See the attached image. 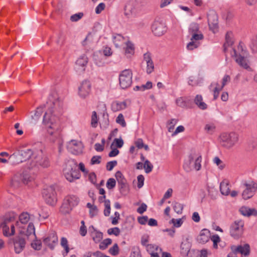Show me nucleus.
<instances>
[{"label":"nucleus","instance_id":"1","mask_svg":"<svg viewBox=\"0 0 257 257\" xmlns=\"http://www.w3.org/2000/svg\"><path fill=\"white\" fill-rule=\"evenodd\" d=\"M47 105L50 108L45 112L43 123L49 128L51 143L62 145L63 142L60 134L59 117L63 113V98L56 90H52L49 96Z\"/></svg>","mask_w":257,"mask_h":257},{"label":"nucleus","instance_id":"2","mask_svg":"<svg viewBox=\"0 0 257 257\" xmlns=\"http://www.w3.org/2000/svg\"><path fill=\"white\" fill-rule=\"evenodd\" d=\"M233 44V34L230 31L227 32L225 35V42L223 45L224 51L226 52L228 50H231L230 54L236 62L245 69H249L247 52L243 49L242 44L239 43L236 47L232 48Z\"/></svg>","mask_w":257,"mask_h":257},{"label":"nucleus","instance_id":"3","mask_svg":"<svg viewBox=\"0 0 257 257\" xmlns=\"http://www.w3.org/2000/svg\"><path fill=\"white\" fill-rule=\"evenodd\" d=\"M202 155L198 150L193 149L188 153L185 160L183 168L187 172L195 170L199 171L201 168Z\"/></svg>","mask_w":257,"mask_h":257},{"label":"nucleus","instance_id":"4","mask_svg":"<svg viewBox=\"0 0 257 257\" xmlns=\"http://www.w3.org/2000/svg\"><path fill=\"white\" fill-rule=\"evenodd\" d=\"M64 175L66 179L72 182L78 179L80 176V173L77 169V164L73 160H68L63 169Z\"/></svg>","mask_w":257,"mask_h":257},{"label":"nucleus","instance_id":"5","mask_svg":"<svg viewBox=\"0 0 257 257\" xmlns=\"http://www.w3.org/2000/svg\"><path fill=\"white\" fill-rule=\"evenodd\" d=\"M29 170H25L22 174L17 173L12 179L11 186L14 188L19 187L22 183L27 184L34 179Z\"/></svg>","mask_w":257,"mask_h":257},{"label":"nucleus","instance_id":"6","mask_svg":"<svg viewBox=\"0 0 257 257\" xmlns=\"http://www.w3.org/2000/svg\"><path fill=\"white\" fill-rule=\"evenodd\" d=\"M33 155L31 149L18 151L12 155L9 159L13 165H17L29 160Z\"/></svg>","mask_w":257,"mask_h":257},{"label":"nucleus","instance_id":"7","mask_svg":"<svg viewBox=\"0 0 257 257\" xmlns=\"http://www.w3.org/2000/svg\"><path fill=\"white\" fill-rule=\"evenodd\" d=\"M78 202L79 199L76 196L74 195L68 196L63 201L60 211L63 214H68L70 213L74 206L78 204Z\"/></svg>","mask_w":257,"mask_h":257},{"label":"nucleus","instance_id":"8","mask_svg":"<svg viewBox=\"0 0 257 257\" xmlns=\"http://www.w3.org/2000/svg\"><path fill=\"white\" fill-rule=\"evenodd\" d=\"M49 165V162L46 157H38L35 160L30 164V166L28 168V170L30 171L32 174H35L39 170V167L41 166L42 168H46Z\"/></svg>","mask_w":257,"mask_h":257},{"label":"nucleus","instance_id":"9","mask_svg":"<svg viewBox=\"0 0 257 257\" xmlns=\"http://www.w3.org/2000/svg\"><path fill=\"white\" fill-rule=\"evenodd\" d=\"M133 73L131 69H125L122 71L119 75V81L120 87L122 89L129 87L132 83Z\"/></svg>","mask_w":257,"mask_h":257},{"label":"nucleus","instance_id":"10","mask_svg":"<svg viewBox=\"0 0 257 257\" xmlns=\"http://www.w3.org/2000/svg\"><path fill=\"white\" fill-rule=\"evenodd\" d=\"M55 194L56 192L53 186L44 188L42 192V195L46 202L52 206L55 205L57 202Z\"/></svg>","mask_w":257,"mask_h":257},{"label":"nucleus","instance_id":"11","mask_svg":"<svg viewBox=\"0 0 257 257\" xmlns=\"http://www.w3.org/2000/svg\"><path fill=\"white\" fill-rule=\"evenodd\" d=\"M244 189L242 193V196L245 200H247L253 196L257 190V184L253 181L245 182L243 183Z\"/></svg>","mask_w":257,"mask_h":257},{"label":"nucleus","instance_id":"12","mask_svg":"<svg viewBox=\"0 0 257 257\" xmlns=\"http://www.w3.org/2000/svg\"><path fill=\"white\" fill-rule=\"evenodd\" d=\"M244 222L241 220L235 221L230 227V234L234 238H238L242 234Z\"/></svg>","mask_w":257,"mask_h":257},{"label":"nucleus","instance_id":"13","mask_svg":"<svg viewBox=\"0 0 257 257\" xmlns=\"http://www.w3.org/2000/svg\"><path fill=\"white\" fill-rule=\"evenodd\" d=\"M22 232L20 231L19 235L14 239L15 251L16 253H20L25 248L26 245V239L22 235Z\"/></svg>","mask_w":257,"mask_h":257},{"label":"nucleus","instance_id":"14","mask_svg":"<svg viewBox=\"0 0 257 257\" xmlns=\"http://www.w3.org/2000/svg\"><path fill=\"white\" fill-rule=\"evenodd\" d=\"M238 140V135L234 132L222 133L219 138V140L220 142L226 143L232 145L236 143Z\"/></svg>","mask_w":257,"mask_h":257},{"label":"nucleus","instance_id":"15","mask_svg":"<svg viewBox=\"0 0 257 257\" xmlns=\"http://www.w3.org/2000/svg\"><path fill=\"white\" fill-rule=\"evenodd\" d=\"M204 37L201 32L192 34L191 42L187 46V48L189 50H192L197 48L200 45L199 40L203 39Z\"/></svg>","mask_w":257,"mask_h":257},{"label":"nucleus","instance_id":"16","mask_svg":"<svg viewBox=\"0 0 257 257\" xmlns=\"http://www.w3.org/2000/svg\"><path fill=\"white\" fill-rule=\"evenodd\" d=\"M208 23L209 29L215 33L218 28V17L216 13L211 11L207 15Z\"/></svg>","mask_w":257,"mask_h":257},{"label":"nucleus","instance_id":"17","mask_svg":"<svg viewBox=\"0 0 257 257\" xmlns=\"http://www.w3.org/2000/svg\"><path fill=\"white\" fill-rule=\"evenodd\" d=\"M91 90V83L89 81L84 80L81 83L78 88V95L82 98H85L90 93Z\"/></svg>","mask_w":257,"mask_h":257},{"label":"nucleus","instance_id":"18","mask_svg":"<svg viewBox=\"0 0 257 257\" xmlns=\"http://www.w3.org/2000/svg\"><path fill=\"white\" fill-rule=\"evenodd\" d=\"M152 31L155 35L161 36L166 31L164 24L159 21H155L152 26Z\"/></svg>","mask_w":257,"mask_h":257},{"label":"nucleus","instance_id":"19","mask_svg":"<svg viewBox=\"0 0 257 257\" xmlns=\"http://www.w3.org/2000/svg\"><path fill=\"white\" fill-rule=\"evenodd\" d=\"M231 249L235 254L240 253L242 255L247 256L250 253V246L248 244L240 245L237 246H233Z\"/></svg>","mask_w":257,"mask_h":257},{"label":"nucleus","instance_id":"20","mask_svg":"<svg viewBox=\"0 0 257 257\" xmlns=\"http://www.w3.org/2000/svg\"><path fill=\"white\" fill-rule=\"evenodd\" d=\"M44 243L51 249H53L58 242V237L55 233L50 234L43 240Z\"/></svg>","mask_w":257,"mask_h":257},{"label":"nucleus","instance_id":"21","mask_svg":"<svg viewBox=\"0 0 257 257\" xmlns=\"http://www.w3.org/2000/svg\"><path fill=\"white\" fill-rule=\"evenodd\" d=\"M210 235L209 230L207 229H203L197 236V240L200 243L204 244L209 241Z\"/></svg>","mask_w":257,"mask_h":257},{"label":"nucleus","instance_id":"22","mask_svg":"<svg viewBox=\"0 0 257 257\" xmlns=\"http://www.w3.org/2000/svg\"><path fill=\"white\" fill-rule=\"evenodd\" d=\"M93 60L96 65L99 67L103 66L104 65L105 58L102 54V52L98 51L94 53L93 55Z\"/></svg>","mask_w":257,"mask_h":257},{"label":"nucleus","instance_id":"23","mask_svg":"<svg viewBox=\"0 0 257 257\" xmlns=\"http://www.w3.org/2000/svg\"><path fill=\"white\" fill-rule=\"evenodd\" d=\"M2 226L4 235L9 236L14 234L15 230L14 224H7L3 223Z\"/></svg>","mask_w":257,"mask_h":257},{"label":"nucleus","instance_id":"24","mask_svg":"<svg viewBox=\"0 0 257 257\" xmlns=\"http://www.w3.org/2000/svg\"><path fill=\"white\" fill-rule=\"evenodd\" d=\"M240 213L245 216H249L250 215L256 216L257 211L254 208H250L246 206H242L239 209Z\"/></svg>","mask_w":257,"mask_h":257},{"label":"nucleus","instance_id":"25","mask_svg":"<svg viewBox=\"0 0 257 257\" xmlns=\"http://www.w3.org/2000/svg\"><path fill=\"white\" fill-rule=\"evenodd\" d=\"M188 240V238H187L181 244V253L183 255H187L191 248V244Z\"/></svg>","mask_w":257,"mask_h":257},{"label":"nucleus","instance_id":"26","mask_svg":"<svg viewBox=\"0 0 257 257\" xmlns=\"http://www.w3.org/2000/svg\"><path fill=\"white\" fill-rule=\"evenodd\" d=\"M113 42L116 47H119L125 44L126 41L125 38L120 34H114L112 36Z\"/></svg>","mask_w":257,"mask_h":257},{"label":"nucleus","instance_id":"27","mask_svg":"<svg viewBox=\"0 0 257 257\" xmlns=\"http://www.w3.org/2000/svg\"><path fill=\"white\" fill-rule=\"evenodd\" d=\"M20 231L22 232V234L23 236L25 237V239L29 237L31 235H33L34 237H36L35 229L33 223H29L26 231L21 230Z\"/></svg>","mask_w":257,"mask_h":257},{"label":"nucleus","instance_id":"28","mask_svg":"<svg viewBox=\"0 0 257 257\" xmlns=\"http://www.w3.org/2000/svg\"><path fill=\"white\" fill-rule=\"evenodd\" d=\"M229 183L228 181L224 180L220 184V191L222 195H228L230 192L229 188Z\"/></svg>","mask_w":257,"mask_h":257},{"label":"nucleus","instance_id":"29","mask_svg":"<svg viewBox=\"0 0 257 257\" xmlns=\"http://www.w3.org/2000/svg\"><path fill=\"white\" fill-rule=\"evenodd\" d=\"M126 107V104L125 101L119 102L114 101L111 104V109L113 111H117L125 109Z\"/></svg>","mask_w":257,"mask_h":257},{"label":"nucleus","instance_id":"30","mask_svg":"<svg viewBox=\"0 0 257 257\" xmlns=\"http://www.w3.org/2000/svg\"><path fill=\"white\" fill-rule=\"evenodd\" d=\"M67 149L71 154L78 155L82 153L83 147L82 146H67Z\"/></svg>","mask_w":257,"mask_h":257},{"label":"nucleus","instance_id":"31","mask_svg":"<svg viewBox=\"0 0 257 257\" xmlns=\"http://www.w3.org/2000/svg\"><path fill=\"white\" fill-rule=\"evenodd\" d=\"M90 227H91L94 230L93 232H91V236L93 240L95 243L99 242L103 237L102 233L97 231L92 225Z\"/></svg>","mask_w":257,"mask_h":257},{"label":"nucleus","instance_id":"32","mask_svg":"<svg viewBox=\"0 0 257 257\" xmlns=\"http://www.w3.org/2000/svg\"><path fill=\"white\" fill-rule=\"evenodd\" d=\"M117 182L120 193L123 195H126L128 192V189L126 184V181L125 179L119 180Z\"/></svg>","mask_w":257,"mask_h":257},{"label":"nucleus","instance_id":"33","mask_svg":"<svg viewBox=\"0 0 257 257\" xmlns=\"http://www.w3.org/2000/svg\"><path fill=\"white\" fill-rule=\"evenodd\" d=\"M195 103L201 109L207 108V104L203 101V98L200 95H197L194 99Z\"/></svg>","mask_w":257,"mask_h":257},{"label":"nucleus","instance_id":"34","mask_svg":"<svg viewBox=\"0 0 257 257\" xmlns=\"http://www.w3.org/2000/svg\"><path fill=\"white\" fill-rule=\"evenodd\" d=\"M126 47L125 48V53L126 55H129V56L133 55L135 52V47L134 44L129 41L125 42Z\"/></svg>","mask_w":257,"mask_h":257},{"label":"nucleus","instance_id":"35","mask_svg":"<svg viewBox=\"0 0 257 257\" xmlns=\"http://www.w3.org/2000/svg\"><path fill=\"white\" fill-rule=\"evenodd\" d=\"M88 62L87 58L85 55H82L80 58H79L76 62V64L77 66H81L83 68ZM82 70H84V68H82Z\"/></svg>","mask_w":257,"mask_h":257},{"label":"nucleus","instance_id":"36","mask_svg":"<svg viewBox=\"0 0 257 257\" xmlns=\"http://www.w3.org/2000/svg\"><path fill=\"white\" fill-rule=\"evenodd\" d=\"M173 208L175 212L180 214L182 213L183 205L177 202L173 203Z\"/></svg>","mask_w":257,"mask_h":257},{"label":"nucleus","instance_id":"37","mask_svg":"<svg viewBox=\"0 0 257 257\" xmlns=\"http://www.w3.org/2000/svg\"><path fill=\"white\" fill-rule=\"evenodd\" d=\"M178 120L175 118H172L168 122V130L170 133H173V131L174 129V126L177 123Z\"/></svg>","mask_w":257,"mask_h":257},{"label":"nucleus","instance_id":"38","mask_svg":"<svg viewBox=\"0 0 257 257\" xmlns=\"http://www.w3.org/2000/svg\"><path fill=\"white\" fill-rule=\"evenodd\" d=\"M104 202L105 206L104 215L105 216H108L110 213V202L109 200H105Z\"/></svg>","mask_w":257,"mask_h":257},{"label":"nucleus","instance_id":"39","mask_svg":"<svg viewBox=\"0 0 257 257\" xmlns=\"http://www.w3.org/2000/svg\"><path fill=\"white\" fill-rule=\"evenodd\" d=\"M43 111V106H40L37 107V109L35 111V112L34 113V115H32V117L33 119L35 120H37L39 119L40 116L42 115Z\"/></svg>","mask_w":257,"mask_h":257},{"label":"nucleus","instance_id":"40","mask_svg":"<svg viewBox=\"0 0 257 257\" xmlns=\"http://www.w3.org/2000/svg\"><path fill=\"white\" fill-rule=\"evenodd\" d=\"M144 168L146 173H149L152 171L153 166L149 160H147L145 161Z\"/></svg>","mask_w":257,"mask_h":257},{"label":"nucleus","instance_id":"41","mask_svg":"<svg viewBox=\"0 0 257 257\" xmlns=\"http://www.w3.org/2000/svg\"><path fill=\"white\" fill-rule=\"evenodd\" d=\"M249 47L252 53H257V39L256 38L251 40Z\"/></svg>","mask_w":257,"mask_h":257},{"label":"nucleus","instance_id":"42","mask_svg":"<svg viewBox=\"0 0 257 257\" xmlns=\"http://www.w3.org/2000/svg\"><path fill=\"white\" fill-rule=\"evenodd\" d=\"M30 219L29 214L27 213H23L19 216V219L23 224H25L28 222Z\"/></svg>","mask_w":257,"mask_h":257},{"label":"nucleus","instance_id":"43","mask_svg":"<svg viewBox=\"0 0 257 257\" xmlns=\"http://www.w3.org/2000/svg\"><path fill=\"white\" fill-rule=\"evenodd\" d=\"M207 191L208 193V196L212 200H215L217 198L218 195L217 191L215 190H211L209 187H207Z\"/></svg>","mask_w":257,"mask_h":257},{"label":"nucleus","instance_id":"44","mask_svg":"<svg viewBox=\"0 0 257 257\" xmlns=\"http://www.w3.org/2000/svg\"><path fill=\"white\" fill-rule=\"evenodd\" d=\"M199 27L198 24L193 23H192L189 28V30L191 32L192 34L200 32L199 31Z\"/></svg>","mask_w":257,"mask_h":257},{"label":"nucleus","instance_id":"45","mask_svg":"<svg viewBox=\"0 0 257 257\" xmlns=\"http://www.w3.org/2000/svg\"><path fill=\"white\" fill-rule=\"evenodd\" d=\"M116 185V181L113 178H109L108 179L107 182H106V187L107 188L111 190L114 188Z\"/></svg>","mask_w":257,"mask_h":257},{"label":"nucleus","instance_id":"46","mask_svg":"<svg viewBox=\"0 0 257 257\" xmlns=\"http://www.w3.org/2000/svg\"><path fill=\"white\" fill-rule=\"evenodd\" d=\"M118 251L119 248L117 243H115L113 246L109 249V252L113 255H116L118 253Z\"/></svg>","mask_w":257,"mask_h":257},{"label":"nucleus","instance_id":"47","mask_svg":"<svg viewBox=\"0 0 257 257\" xmlns=\"http://www.w3.org/2000/svg\"><path fill=\"white\" fill-rule=\"evenodd\" d=\"M170 223L173 224L174 226L175 227H179L182 225L183 223V221L181 218L177 219H175L174 218H173L170 220Z\"/></svg>","mask_w":257,"mask_h":257},{"label":"nucleus","instance_id":"48","mask_svg":"<svg viewBox=\"0 0 257 257\" xmlns=\"http://www.w3.org/2000/svg\"><path fill=\"white\" fill-rule=\"evenodd\" d=\"M116 121L117 123L120 124L122 126L124 127L126 126V123L124 119V117L122 114H119L116 119Z\"/></svg>","mask_w":257,"mask_h":257},{"label":"nucleus","instance_id":"49","mask_svg":"<svg viewBox=\"0 0 257 257\" xmlns=\"http://www.w3.org/2000/svg\"><path fill=\"white\" fill-rule=\"evenodd\" d=\"M120 232V229L117 227L109 228L107 230V233L108 234H114L115 236H118Z\"/></svg>","mask_w":257,"mask_h":257},{"label":"nucleus","instance_id":"50","mask_svg":"<svg viewBox=\"0 0 257 257\" xmlns=\"http://www.w3.org/2000/svg\"><path fill=\"white\" fill-rule=\"evenodd\" d=\"M215 129V126L213 123L206 124L205 126V130L206 131L209 133L212 134L213 133Z\"/></svg>","mask_w":257,"mask_h":257},{"label":"nucleus","instance_id":"51","mask_svg":"<svg viewBox=\"0 0 257 257\" xmlns=\"http://www.w3.org/2000/svg\"><path fill=\"white\" fill-rule=\"evenodd\" d=\"M15 214L13 213L9 216H6L3 223L10 224H13L12 222L15 220Z\"/></svg>","mask_w":257,"mask_h":257},{"label":"nucleus","instance_id":"52","mask_svg":"<svg viewBox=\"0 0 257 257\" xmlns=\"http://www.w3.org/2000/svg\"><path fill=\"white\" fill-rule=\"evenodd\" d=\"M147 64L146 71L148 74H151L154 71V64L153 61L148 62Z\"/></svg>","mask_w":257,"mask_h":257},{"label":"nucleus","instance_id":"53","mask_svg":"<svg viewBox=\"0 0 257 257\" xmlns=\"http://www.w3.org/2000/svg\"><path fill=\"white\" fill-rule=\"evenodd\" d=\"M215 85L216 86L213 90L214 99H216L218 97L219 92L222 89V88L218 86V84H215Z\"/></svg>","mask_w":257,"mask_h":257},{"label":"nucleus","instance_id":"54","mask_svg":"<svg viewBox=\"0 0 257 257\" xmlns=\"http://www.w3.org/2000/svg\"><path fill=\"white\" fill-rule=\"evenodd\" d=\"M83 14L82 13H79L73 15L70 17V20L72 22H77L82 18Z\"/></svg>","mask_w":257,"mask_h":257},{"label":"nucleus","instance_id":"55","mask_svg":"<svg viewBox=\"0 0 257 257\" xmlns=\"http://www.w3.org/2000/svg\"><path fill=\"white\" fill-rule=\"evenodd\" d=\"M101 157L100 156H94L91 159V165L99 164L101 162Z\"/></svg>","mask_w":257,"mask_h":257},{"label":"nucleus","instance_id":"56","mask_svg":"<svg viewBox=\"0 0 257 257\" xmlns=\"http://www.w3.org/2000/svg\"><path fill=\"white\" fill-rule=\"evenodd\" d=\"M91 124L93 127H96L97 124V117L95 111H93L91 116Z\"/></svg>","mask_w":257,"mask_h":257},{"label":"nucleus","instance_id":"57","mask_svg":"<svg viewBox=\"0 0 257 257\" xmlns=\"http://www.w3.org/2000/svg\"><path fill=\"white\" fill-rule=\"evenodd\" d=\"M31 246L35 250H40L42 246V243L40 240H36L31 243Z\"/></svg>","mask_w":257,"mask_h":257},{"label":"nucleus","instance_id":"58","mask_svg":"<svg viewBox=\"0 0 257 257\" xmlns=\"http://www.w3.org/2000/svg\"><path fill=\"white\" fill-rule=\"evenodd\" d=\"M116 161H112L107 162L106 166L107 170L109 171H111L113 168L116 165Z\"/></svg>","mask_w":257,"mask_h":257},{"label":"nucleus","instance_id":"59","mask_svg":"<svg viewBox=\"0 0 257 257\" xmlns=\"http://www.w3.org/2000/svg\"><path fill=\"white\" fill-rule=\"evenodd\" d=\"M114 215V217H111L112 219L111 223L113 225H116L118 224V220L120 219V215L118 212H115Z\"/></svg>","mask_w":257,"mask_h":257},{"label":"nucleus","instance_id":"60","mask_svg":"<svg viewBox=\"0 0 257 257\" xmlns=\"http://www.w3.org/2000/svg\"><path fill=\"white\" fill-rule=\"evenodd\" d=\"M213 161L214 163L216 164V165L218 166L220 169L222 170L224 168V165H220L222 162L218 157H215L213 159Z\"/></svg>","mask_w":257,"mask_h":257},{"label":"nucleus","instance_id":"61","mask_svg":"<svg viewBox=\"0 0 257 257\" xmlns=\"http://www.w3.org/2000/svg\"><path fill=\"white\" fill-rule=\"evenodd\" d=\"M105 8V5L104 3H100L95 8V13L97 14H100L101 12L104 10Z\"/></svg>","mask_w":257,"mask_h":257},{"label":"nucleus","instance_id":"62","mask_svg":"<svg viewBox=\"0 0 257 257\" xmlns=\"http://www.w3.org/2000/svg\"><path fill=\"white\" fill-rule=\"evenodd\" d=\"M112 51L111 49L109 47H105L103 50L102 54L104 57L110 56L112 55Z\"/></svg>","mask_w":257,"mask_h":257},{"label":"nucleus","instance_id":"63","mask_svg":"<svg viewBox=\"0 0 257 257\" xmlns=\"http://www.w3.org/2000/svg\"><path fill=\"white\" fill-rule=\"evenodd\" d=\"M230 81V77L228 75H225L223 77L222 80V85L220 86L221 88H223L228 82Z\"/></svg>","mask_w":257,"mask_h":257},{"label":"nucleus","instance_id":"64","mask_svg":"<svg viewBox=\"0 0 257 257\" xmlns=\"http://www.w3.org/2000/svg\"><path fill=\"white\" fill-rule=\"evenodd\" d=\"M98 210L96 206H94L93 208L89 210V215L91 218L97 215Z\"/></svg>","mask_w":257,"mask_h":257}]
</instances>
